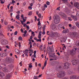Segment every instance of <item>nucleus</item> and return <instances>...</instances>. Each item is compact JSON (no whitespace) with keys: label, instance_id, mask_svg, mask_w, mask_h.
<instances>
[{"label":"nucleus","instance_id":"nucleus-21","mask_svg":"<svg viewBox=\"0 0 79 79\" xmlns=\"http://www.w3.org/2000/svg\"><path fill=\"white\" fill-rule=\"evenodd\" d=\"M8 66L9 68H11V69H12V68H13V65L11 64H10Z\"/></svg>","mask_w":79,"mask_h":79},{"label":"nucleus","instance_id":"nucleus-33","mask_svg":"<svg viewBox=\"0 0 79 79\" xmlns=\"http://www.w3.org/2000/svg\"><path fill=\"white\" fill-rule=\"evenodd\" d=\"M32 33L31 34L33 36H35V34H34V32L33 31H31Z\"/></svg>","mask_w":79,"mask_h":79},{"label":"nucleus","instance_id":"nucleus-51","mask_svg":"<svg viewBox=\"0 0 79 79\" xmlns=\"http://www.w3.org/2000/svg\"><path fill=\"white\" fill-rule=\"evenodd\" d=\"M26 21V19H24V18H23V22H25V21Z\"/></svg>","mask_w":79,"mask_h":79},{"label":"nucleus","instance_id":"nucleus-6","mask_svg":"<svg viewBox=\"0 0 79 79\" xmlns=\"http://www.w3.org/2000/svg\"><path fill=\"white\" fill-rule=\"evenodd\" d=\"M56 25L53 23H52L51 26V27L53 30H56Z\"/></svg>","mask_w":79,"mask_h":79},{"label":"nucleus","instance_id":"nucleus-47","mask_svg":"<svg viewBox=\"0 0 79 79\" xmlns=\"http://www.w3.org/2000/svg\"><path fill=\"white\" fill-rule=\"evenodd\" d=\"M34 79H37V77L36 76H34Z\"/></svg>","mask_w":79,"mask_h":79},{"label":"nucleus","instance_id":"nucleus-13","mask_svg":"<svg viewBox=\"0 0 79 79\" xmlns=\"http://www.w3.org/2000/svg\"><path fill=\"white\" fill-rule=\"evenodd\" d=\"M74 6L76 8H77V9L79 10V3H75L74 4Z\"/></svg>","mask_w":79,"mask_h":79},{"label":"nucleus","instance_id":"nucleus-46","mask_svg":"<svg viewBox=\"0 0 79 79\" xmlns=\"http://www.w3.org/2000/svg\"><path fill=\"white\" fill-rule=\"evenodd\" d=\"M20 21L21 22V23L23 25H24V22H23L22 20H20Z\"/></svg>","mask_w":79,"mask_h":79},{"label":"nucleus","instance_id":"nucleus-49","mask_svg":"<svg viewBox=\"0 0 79 79\" xmlns=\"http://www.w3.org/2000/svg\"><path fill=\"white\" fill-rule=\"evenodd\" d=\"M38 26H40V22L39 21L38 22Z\"/></svg>","mask_w":79,"mask_h":79},{"label":"nucleus","instance_id":"nucleus-56","mask_svg":"<svg viewBox=\"0 0 79 79\" xmlns=\"http://www.w3.org/2000/svg\"><path fill=\"white\" fill-rule=\"evenodd\" d=\"M43 34H44V35L45 34V31H44L43 32Z\"/></svg>","mask_w":79,"mask_h":79},{"label":"nucleus","instance_id":"nucleus-48","mask_svg":"<svg viewBox=\"0 0 79 79\" xmlns=\"http://www.w3.org/2000/svg\"><path fill=\"white\" fill-rule=\"evenodd\" d=\"M65 30V32H66V33H68V32H69L68 30L67 29Z\"/></svg>","mask_w":79,"mask_h":79},{"label":"nucleus","instance_id":"nucleus-54","mask_svg":"<svg viewBox=\"0 0 79 79\" xmlns=\"http://www.w3.org/2000/svg\"><path fill=\"white\" fill-rule=\"evenodd\" d=\"M35 21H36V20H37V17L36 16H35Z\"/></svg>","mask_w":79,"mask_h":79},{"label":"nucleus","instance_id":"nucleus-18","mask_svg":"<svg viewBox=\"0 0 79 79\" xmlns=\"http://www.w3.org/2000/svg\"><path fill=\"white\" fill-rule=\"evenodd\" d=\"M36 52H37V51H34V54L32 56H31V58H32L33 56H34L35 58H36V55L35 54H36Z\"/></svg>","mask_w":79,"mask_h":79},{"label":"nucleus","instance_id":"nucleus-2","mask_svg":"<svg viewBox=\"0 0 79 79\" xmlns=\"http://www.w3.org/2000/svg\"><path fill=\"white\" fill-rule=\"evenodd\" d=\"M60 18L58 15H56L55 16V19H54V21L56 24H58L60 23Z\"/></svg>","mask_w":79,"mask_h":79},{"label":"nucleus","instance_id":"nucleus-59","mask_svg":"<svg viewBox=\"0 0 79 79\" xmlns=\"http://www.w3.org/2000/svg\"><path fill=\"white\" fill-rule=\"evenodd\" d=\"M24 34H26V33H27V31L26 30H25L24 31Z\"/></svg>","mask_w":79,"mask_h":79},{"label":"nucleus","instance_id":"nucleus-34","mask_svg":"<svg viewBox=\"0 0 79 79\" xmlns=\"http://www.w3.org/2000/svg\"><path fill=\"white\" fill-rule=\"evenodd\" d=\"M60 6L59 7H58L57 8V9H56V10L58 11H60Z\"/></svg>","mask_w":79,"mask_h":79},{"label":"nucleus","instance_id":"nucleus-52","mask_svg":"<svg viewBox=\"0 0 79 79\" xmlns=\"http://www.w3.org/2000/svg\"><path fill=\"white\" fill-rule=\"evenodd\" d=\"M44 6L45 8H47V5L45 4L44 5Z\"/></svg>","mask_w":79,"mask_h":79},{"label":"nucleus","instance_id":"nucleus-3","mask_svg":"<svg viewBox=\"0 0 79 79\" xmlns=\"http://www.w3.org/2000/svg\"><path fill=\"white\" fill-rule=\"evenodd\" d=\"M57 76L59 77H63L65 76V72L64 71L60 72L58 74Z\"/></svg>","mask_w":79,"mask_h":79},{"label":"nucleus","instance_id":"nucleus-4","mask_svg":"<svg viewBox=\"0 0 79 79\" xmlns=\"http://www.w3.org/2000/svg\"><path fill=\"white\" fill-rule=\"evenodd\" d=\"M76 52L74 50H71L69 52V55L74 56L76 55Z\"/></svg>","mask_w":79,"mask_h":79},{"label":"nucleus","instance_id":"nucleus-22","mask_svg":"<svg viewBox=\"0 0 79 79\" xmlns=\"http://www.w3.org/2000/svg\"><path fill=\"white\" fill-rule=\"evenodd\" d=\"M15 52L16 53H19V54L20 53V52H19V50L18 49H17V50H16V51H15Z\"/></svg>","mask_w":79,"mask_h":79},{"label":"nucleus","instance_id":"nucleus-30","mask_svg":"<svg viewBox=\"0 0 79 79\" xmlns=\"http://www.w3.org/2000/svg\"><path fill=\"white\" fill-rule=\"evenodd\" d=\"M47 62V60H45V62H44V66L45 67L46 66Z\"/></svg>","mask_w":79,"mask_h":79},{"label":"nucleus","instance_id":"nucleus-31","mask_svg":"<svg viewBox=\"0 0 79 79\" xmlns=\"http://www.w3.org/2000/svg\"><path fill=\"white\" fill-rule=\"evenodd\" d=\"M76 24L77 26V27H79V22H77Z\"/></svg>","mask_w":79,"mask_h":79},{"label":"nucleus","instance_id":"nucleus-57","mask_svg":"<svg viewBox=\"0 0 79 79\" xmlns=\"http://www.w3.org/2000/svg\"><path fill=\"white\" fill-rule=\"evenodd\" d=\"M27 25H26V24H23V26L24 27H26V26L27 27Z\"/></svg>","mask_w":79,"mask_h":79},{"label":"nucleus","instance_id":"nucleus-44","mask_svg":"<svg viewBox=\"0 0 79 79\" xmlns=\"http://www.w3.org/2000/svg\"><path fill=\"white\" fill-rule=\"evenodd\" d=\"M41 35H39L38 36V38L39 39H41Z\"/></svg>","mask_w":79,"mask_h":79},{"label":"nucleus","instance_id":"nucleus-8","mask_svg":"<svg viewBox=\"0 0 79 79\" xmlns=\"http://www.w3.org/2000/svg\"><path fill=\"white\" fill-rule=\"evenodd\" d=\"M69 78L70 79H77V77L76 75H72Z\"/></svg>","mask_w":79,"mask_h":79},{"label":"nucleus","instance_id":"nucleus-14","mask_svg":"<svg viewBox=\"0 0 79 79\" xmlns=\"http://www.w3.org/2000/svg\"><path fill=\"white\" fill-rule=\"evenodd\" d=\"M0 56H1V57H5V56H6V53H3L1 54H0Z\"/></svg>","mask_w":79,"mask_h":79},{"label":"nucleus","instance_id":"nucleus-29","mask_svg":"<svg viewBox=\"0 0 79 79\" xmlns=\"http://www.w3.org/2000/svg\"><path fill=\"white\" fill-rule=\"evenodd\" d=\"M18 39H19V40H22L23 38H22V37L21 36H19Z\"/></svg>","mask_w":79,"mask_h":79},{"label":"nucleus","instance_id":"nucleus-11","mask_svg":"<svg viewBox=\"0 0 79 79\" xmlns=\"http://www.w3.org/2000/svg\"><path fill=\"white\" fill-rule=\"evenodd\" d=\"M71 17L73 19L74 21H77V17L76 16H74L73 15H72Z\"/></svg>","mask_w":79,"mask_h":79},{"label":"nucleus","instance_id":"nucleus-50","mask_svg":"<svg viewBox=\"0 0 79 79\" xmlns=\"http://www.w3.org/2000/svg\"><path fill=\"white\" fill-rule=\"evenodd\" d=\"M29 68H32V65H30L29 66Z\"/></svg>","mask_w":79,"mask_h":79},{"label":"nucleus","instance_id":"nucleus-9","mask_svg":"<svg viewBox=\"0 0 79 79\" xmlns=\"http://www.w3.org/2000/svg\"><path fill=\"white\" fill-rule=\"evenodd\" d=\"M72 34L73 37H77V35H77V32H73Z\"/></svg>","mask_w":79,"mask_h":79},{"label":"nucleus","instance_id":"nucleus-38","mask_svg":"<svg viewBox=\"0 0 79 79\" xmlns=\"http://www.w3.org/2000/svg\"><path fill=\"white\" fill-rule=\"evenodd\" d=\"M73 72L72 71L69 72V74H73Z\"/></svg>","mask_w":79,"mask_h":79},{"label":"nucleus","instance_id":"nucleus-42","mask_svg":"<svg viewBox=\"0 0 79 79\" xmlns=\"http://www.w3.org/2000/svg\"><path fill=\"white\" fill-rule=\"evenodd\" d=\"M46 4L47 5H50V2L48 1H47Z\"/></svg>","mask_w":79,"mask_h":79},{"label":"nucleus","instance_id":"nucleus-28","mask_svg":"<svg viewBox=\"0 0 79 79\" xmlns=\"http://www.w3.org/2000/svg\"><path fill=\"white\" fill-rule=\"evenodd\" d=\"M32 11H29V12H28V15L29 16H31V15H32Z\"/></svg>","mask_w":79,"mask_h":79},{"label":"nucleus","instance_id":"nucleus-58","mask_svg":"<svg viewBox=\"0 0 79 79\" xmlns=\"http://www.w3.org/2000/svg\"><path fill=\"white\" fill-rule=\"evenodd\" d=\"M36 13L37 15H39V11H36Z\"/></svg>","mask_w":79,"mask_h":79},{"label":"nucleus","instance_id":"nucleus-17","mask_svg":"<svg viewBox=\"0 0 79 79\" xmlns=\"http://www.w3.org/2000/svg\"><path fill=\"white\" fill-rule=\"evenodd\" d=\"M60 16H62L63 17H65L66 16V15H65V14L63 12H60Z\"/></svg>","mask_w":79,"mask_h":79},{"label":"nucleus","instance_id":"nucleus-40","mask_svg":"<svg viewBox=\"0 0 79 79\" xmlns=\"http://www.w3.org/2000/svg\"><path fill=\"white\" fill-rule=\"evenodd\" d=\"M14 35H17V34H18V31H16L15 32H14Z\"/></svg>","mask_w":79,"mask_h":79},{"label":"nucleus","instance_id":"nucleus-26","mask_svg":"<svg viewBox=\"0 0 79 79\" xmlns=\"http://www.w3.org/2000/svg\"><path fill=\"white\" fill-rule=\"evenodd\" d=\"M54 36H56V35H58V33L57 32H54Z\"/></svg>","mask_w":79,"mask_h":79},{"label":"nucleus","instance_id":"nucleus-24","mask_svg":"<svg viewBox=\"0 0 79 79\" xmlns=\"http://www.w3.org/2000/svg\"><path fill=\"white\" fill-rule=\"evenodd\" d=\"M6 79H10V75H7L6 77Z\"/></svg>","mask_w":79,"mask_h":79},{"label":"nucleus","instance_id":"nucleus-39","mask_svg":"<svg viewBox=\"0 0 79 79\" xmlns=\"http://www.w3.org/2000/svg\"><path fill=\"white\" fill-rule=\"evenodd\" d=\"M64 3H66L67 2L68 0H62Z\"/></svg>","mask_w":79,"mask_h":79},{"label":"nucleus","instance_id":"nucleus-64","mask_svg":"<svg viewBox=\"0 0 79 79\" xmlns=\"http://www.w3.org/2000/svg\"><path fill=\"white\" fill-rule=\"evenodd\" d=\"M21 32H23V29L21 28Z\"/></svg>","mask_w":79,"mask_h":79},{"label":"nucleus","instance_id":"nucleus-5","mask_svg":"<svg viewBox=\"0 0 79 79\" xmlns=\"http://www.w3.org/2000/svg\"><path fill=\"white\" fill-rule=\"evenodd\" d=\"M70 65V64L66 62L64 64V69H68Z\"/></svg>","mask_w":79,"mask_h":79},{"label":"nucleus","instance_id":"nucleus-20","mask_svg":"<svg viewBox=\"0 0 79 79\" xmlns=\"http://www.w3.org/2000/svg\"><path fill=\"white\" fill-rule=\"evenodd\" d=\"M28 51L29 52H29V53H34V52H33V50L31 48H30L29 50H28Z\"/></svg>","mask_w":79,"mask_h":79},{"label":"nucleus","instance_id":"nucleus-63","mask_svg":"<svg viewBox=\"0 0 79 79\" xmlns=\"http://www.w3.org/2000/svg\"><path fill=\"white\" fill-rule=\"evenodd\" d=\"M63 33H66V31L65 30H64L63 31Z\"/></svg>","mask_w":79,"mask_h":79},{"label":"nucleus","instance_id":"nucleus-36","mask_svg":"<svg viewBox=\"0 0 79 79\" xmlns=\"http://www.w3.org/2000/svg\"><path fill=\"white\" fill-rule=\"evenodd\" d=\"M38 16L40 18H41V14L40 13L38 15Z\"/></svg>","mask_w":79,"mask_h":79},{"label":"nucleus","instance_id":"nucleus-1","mask_svg":"<svg viewBox=\"0 0 79 79\" xmlns=\"http://www.w3.org/2000/svg\"><path fill=\"white\" fill-rule=\"evenodd\" d=\"M15 60L10 57H7L6 59V64H10L14 63Z\"/></svg>","mask_w":79,"mask_h":79},{"label":"nucleus","instance_id":"nucleus-62","mask_svg":"<svg viewBox=\"0 0 79 79\" xmlns=\"http://www.w3.org/2000/svg\"><path fill=\"white\" fill-rule=\"evenodd\" d=\"M45 10V7H44V8L42 9V11H44Z\"/></svg>","mask_w":79,"mask_h":79},{"label":"nucleus","instance_id":"nucleus-45","mask_svg":"<svg viewBox=\"0 0 79 79\" xmlns=\"http://www.w3.org/2000/svg\"><path fill=\"white\" fill-rule=\"evenodd\" d=\"M49 57H50H50H53V58H54L55 57H56L55 55H54V56H53L52 55H50L49 56Z\"/></svg>","mask_w":79,"mask_h":79},{"label":"nucleus","instance_id":"nucleus-53","mask_svg":"<svg viewBox=\"0 0 79 79\" xmlns=\"http://www.w3.org/2000/svg\"><path fill=\"white\" fill-rule=\"evenodd\" d=\"M12 2L13 3H15V1H14V0H12Z\"/></svg>","mask_w":79,"mask_h":79},{"label":"nucleus","instance_id":"nucleus-43","mask_svg":"<svg viewBox=\"0 0 79 79\" xmlns=\"http://www.w3.org/2000/svg\"><path fill=\"white\" fill-rule=\"evenodd\" d=\"M32 8L31 6L28 7V9H29V10H32Z\"/></svg>","mask_w":79,"mask_h":79},{"label":"nucleus","instance_id":"nucleus-27","mask_svg":"<svg viewBox=\"0 0 79 79\" xmlns=\"http://www.w3.org/2000/svg\"><path fill=\"white\" fill-rule=\"evenodd\" d=\"M56 60V57H55L54 59H50V61H52L53 60Z\"/></svg>","mask_w":79,"mask_h":79},{"label":"nucleus","instance_id":"nucleus-60","mask_svg":"<svg viewBox=\"0 0 79 79\" xmlns=\"http://www.w3.org/2000/svg\"><path fill=\"white\" fill-rule=\"evenodd\" d=\"M77 46H79V41L77 43Z\"/></svg>","mask_w":79,"mask_h":79},{"label":"nucleus","instance_id":"nucleus-41","mask_svg":"<svg viewBox=\"0 0 79 79\" xmlns=\"http://www.w3.org/2000/svg\"><path fill=\"white\" fill-rule=\"evenodd\" d=\"M68 19L69 21H72V19H71V18L70 17H69Z\"/></svg>","mask_w":79,"mask_h":79},{"label":"nucleus","instance_id":"nucleus-25","mask_svg":"<svg viewBox=\"0 0 79 79\" xmlns=\"http://www.w3.org/2000/svg\"><path fill=\"white\" fill-rule=\"evenodd\" d=\"M19 15H16V19H19Z\"/></svg>","mask_w":79,"mask_h":79},{"label":"nucleus","instance_id":"nucleus-23","mask_svg":"<svg viewBox=\"0 0 79 79\" xmlns=\"http://www.w3.org/2000/svg\"><path fill=\"white\" fill-rule=\"evenodd\" d=\"M28 50L27 49H26L25 50L24 52H23V53L24 54L27 53L28 52Z\"/></svg>","mask_w":79,"mask_h":79},{"label":"nucleus","instance_id":"nucleus-37","mask_svg":"<svg viewBox=\"0 0 79 79\" xmlns=\"http://www.w3.org/2000/svg\"><path fill=\"white\" fill-rule=\"evenodd\" d=\"M13 6H11L10 7V11L11 12H12V11H13V10H13Z\"/></svg>","mask_w":79,"mask_h":79},{"label":"nucleus","instance_id":"nucleus-15","mask_svg":"<svg viewBox=\"0 0 79 79\" xmlns=\"http://www.w3.org/2000/svg\"><path fill=\"white\" fill-rule=\"evenodd\" d=\"M2 70L5 73H6L8 72V69L6 68H4L2 69Z\"/></svg>","mask_w":79,"mask_h":79},{"label":"nucleus","instance_id":"nucleus-7","mask_svg":"<svg viewBox=\"0 0 79 79\" xmlns=\"http://www.w3.org/2000/svg\"><path fill=\"white\" fill-rule=\"evenodd\" d=\"M2 45H6L8 44V41L6 40H3L1 42Z\"/></svg>","mask_w":79,"mask_h":79},{"label":"nucleus","instance_id":"nucleus-12","mask_svg":"<svg viewBox=\"0 0 79 79\" xmlns=\"http://www.w3.org/2000/svg\"><path fill=\"white\" fill-rule=\"evenodd\" d=\"M49 36H50V37H55V35L54 34V32H51Z\"/></svg>","mask_w":79,"mask_h":79},{"label":"nucleus","instance_id":"nucleus-55","mask_svg":"<svg viewBox=\"0 0 79 79\" xmlns=\"http://www.w3.org/2000/svg\"><path fill=\"white\" fill-rule=\"evenodd\" d=\"M6 47L7 48H8V49H9V48H10V47L8 46H6Z\"/></svg>","mask_w":79,"mask_h":79},{"label":"nucleus","instance_id":"nucleus-19","mask_svg":"<svg viewBox=\"0 0 79 79\" xmlns=\"http://www.w3.org/2000/svg\"><path fill=\"white\" fill-rule=\"evenodd\" d=\"M4 76L5 74H4V73L2 72H0V77H3Z\"/></svg>","mask_w":79,"mask_h":79},{"label":"nucleus","instance_id":"nucleus-61","mask_svg":"<svg viewBox=\"0 0 79 79\" xmlns=\"http://www.w3.org/2000/svg\"><path fill=\"white\" fill-rule=\"evenodd\" d=\"M35 65L36 66H37V62H36L35 63Z\"/></svg>","mask_w":79,"mask_h":79},{"label":"nucleus","instance_id":"nucleus-16","mask_svg":"<svg viewBox=\"0 0 79 79\" xmlns=\"http://www.w3.org/2000/svg\"><path fill=\"white\" fill-rule=\"evenodd\" d=\"M58 27L60 30L61 29H62V27H63V26H62V24H60L58 26Z\"/></svg>","mask_w":79,"mask_h":79},{"label":"nucleus","instance_id":"nucleus-32","mask_svg":"<svg viewBox=\"0 0 79 79\" xmlns=\"http://www.w3.org/2000/svg\"><path fill=\"white\" fill-rule=\"evenodd\" d=\"M40 39L39 40L38 39L37 40V41H36V42H41L42 40H41V39Z\"/></svg>","mask_w":79,"mask_h":79},{"label":"nucleus","instance_id":"nucleus-35","mask_svg":"<svg viewBox=\"0 0 79 79\" xmlns=\"http://www.w3.org/2000/svg\"><path fill=\"white\" fill-rule=\"evenodd\" d=\"M16 13H17L18 15H19V14H20V10H19Z\"/></svg>","mask_w":79,"mask_h":79},{"label":"nucleus","instance_id":"nucleus-10","mask_svg":"<svg viewBox=\"0 0 79 79\" xmlns=\"http://www.w3.org/2000/svg\"><path fill=\"white\" fill-rule=\"evenodd\" d=\"M78 63V61L76 60H73L72 61V64L73 65H75Z\"/></svg>","mask_w":79,"mask_h":79}]
</instances>
